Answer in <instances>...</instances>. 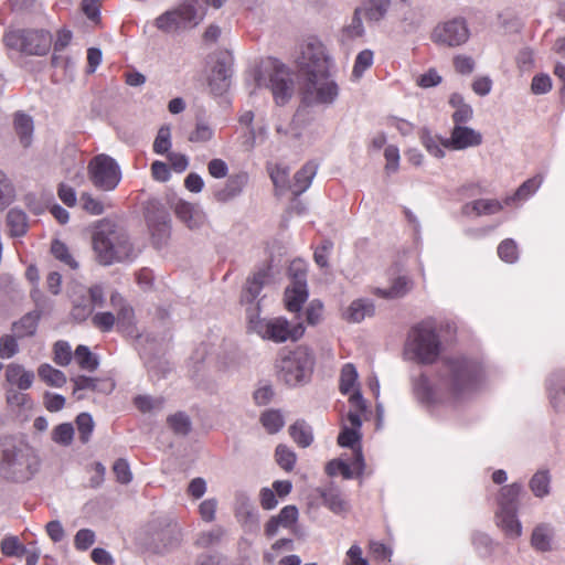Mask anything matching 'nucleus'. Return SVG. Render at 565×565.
<instances>
[{"instance_id": "f257e3e1", "label": "nucleus", "mask_w": 565, "mask_h": 565, "mask_svg": "<svg viewBox=\"0 0 565 565\" xmlns=\"http://www.w3.org/2000/svg\"><path fill=\"white\" fill-rule=\"evenodd\" d=\"M301 94L306 104H330L338 96V86L329 77V58L323 44L308 39L297 60Z\"/></svg>"}, {"instance_id": "f03ea898", "label": "nucleus", "mask_w": 565, "mask_h": 565, "mask_svg": "<svg viewBox=\"0 0 565 565\" xmlns=\"http://www.w3.org/2000/svg\"><path fill=\"white\" fill-rule=\"evenodd\" d=\"M404 355L417 364L443 365L445 360H449L459 366V352L456 347L444 343L436 329L426 322L418 323L409 330Z\"/></svg>"}, {"instance_id": "7ed1b4c3", "label": "nucleus", "mask_w": 565, "mask_h": 565, "mask_svg": "<svg viewBox=\"0 0 565 565\" xmlns=\"http://www.w3.org/2000/svg\"><path fill=\"white\" fill-rule=\"evenodd\" d=\"M412 387L419 402L456 409L459 404V366L445 360L436 367L434 385L425 373H420L412 379Z\"/></svg>"}, {"instance_id": "20e7f679", "label": "nucleus", "mask_w": 565, "mask_h": 565, "mask_svg": "<svg viewBox=\"0 0 565 565\" xmlns=\"http://www.w3.org/2000/svg\"><path fill=\"white\" fill-rule=\"evenodd\" d=\"M93 248L102 265H111L134 258V245L124 227L110 220H102L93 235Z\"/></svg>"}, {"instance_id": "39448f33", "label": "nucleus", "mask_w": 565, "mask_h": 565, "mask_svg": "<svg viewBox=\"0 0 565 565\" xmlns=\"http://www.w3.org/2000/svg\"><path fill=\"white\" fill-rule=\"evenodd\" d=\"M38 468L39 460L28 443L13 436L0 439V476L13 481H24Z\"/></svg>"}, {"instance_id": "423d86ee", "label": "nucleus", "mask_w": 565, "mask_h": 565, "mask_svg": "<svg viewBox=\"0 0 565 565\" xmlns=\"http://www.w3.org/2000/svg\"><path fill=\"white\" fill-rule=\"evenodd\" d=\"M277 377L288 386L303 385L311 379L315 355L307 347L299 345L292 351L282 352L275 363Z\"/></svg>"}, {"instance_id": "0eeeda50", "label": "nucleus", "mask_w": 565, "mask_h": 565, "mask_svg": "<svg viewBox=\"0 0 565 565\" xmlns=\"http://www.w3.org/2000/svg\"><path fill=\"white\" fill-rule=\"evenodd\" d=\"M258 310L257 306L247 310L248 328L264 340L280 343L288 340L297 341L303 335L305 327L302 322L291 324L282 317L269 320L262 319L258 316Z\"/></svg>"}, {"instance_id": "6e6552de", "label": "nucleus", "mask_w": 565, "mask_h": 565, "mask_svg": "<svg viewBox=\"0 0 565 565\" xmlns=\"http://www.w3.org/2000/svg\"><path fill=\"white\" fill-rule=\"evenodd\" d=\"M3 41L9 49L25 55L43 56L52 46L50 32L36 29H18L8 31Z\"/></svg>"}, {"instance_id": "1a4fd4ad", "label": "nucleus", "mask_w": 565, "mask_h": 565, "mask_svg": "<svg viewBox=\"0 0 565 565\" xmlns=\"http://www.w3.org/2000/svg\"><path fill=\"white\" fill-rule=\"evenodd\" d=\"M143 532L146 535L145 543L157 553L172 550L179 546L182 541L181 527L166 518L151 520Z\"/></svg>"}, {"instance_id": "9d476101", "label": "nucleus", "mask_w": 565, "mask_h": 565, "mask_svg": "<svg viewBox=\"0 0 565 565\" xmlns=\"http://www.w3.org/2000/svg\"><path fill=\"white\" fill-rule=\"evenodd\" d=\"M202 8L193 0H186L177 8L166 11L156 19V26L163 32H175L191 25H196L204 17Z\"/></svg>"}, {"instance_id": "9b49d317", "label": "nucleus", "mask_w": 565, "mask_h": 565, "mask_svg": "<svg viewBox=\"0 0 565 565\" xmlns=\"http://www.w3.org/2000/svg\"><path fill=\"white\" fill-rule=\"evenodd\" d=\"M88 175L92 183L99 190H114L121 179L116 161L107 154H98L88 163Z\"/></svg>"}, {"instance_id": "f8f14e48", "label": "nucleus", "mask_w": 565, "mask_h": 565, "mask_svg": "<svg viewBox=\"0 0 565 565\" xmlns=\"http://www.w3.org/2000/svg\"><path fill=\"white\" fill-rule=\"evenodd\" d=\"M255 81L257 87L265 86L270 89L277 105H285L292 95L294 82L284 65L275 66L267 77L259 74Z\"/></svg>"}, {"instance_id": "ddd939ff", "label": "nucleus", "mask_w": 565, "mask_h": 565, "mask_svg": "<svg viewBox=\"0 0 565 565\" xmlns=\"http://www.w3.org/2000/svg\"><path fill=\"white\" fill-rule=\"evenodd\" d=\"M454 128L450 138H445L438 135L433 136L427 129H423L420 132V139L424 147L429 153L437 158L444 157V150H457L459 149V109L454 111Z\"/></svg>"}, {"instance_id": "4468645a", "label": "nucleus", "mask_w": 565, "mask_h": 565, "mask_svg": "<svg viewBox=\"0 0 565 565\" xmlns=\"http://www.w3.org/2000/svg\"><path fill=\"white\" fill-rule=\"evenodd\" d=\"M487 383L486 373L479 362L461 358V399L465 395L480 392Z\"/></svg>"}, {"instance_id": "2eb2a0df", "label": "nucleus", "mask_w": 565, "mask_h": 565, "mask_svg": "<svg viewBox=\"0 0 565 565\" xmlns=\"http://www.w3.org/2000/svg\"><path fill=\"white\" fill-rule=\"evenodd\" d=\"M146 220L153 243L160 247L170 236V218L168 212L162 207L153 206V210H148Z\"/></svg>"}, {"instance_id": "dca6fc26", "label": "nucleus", "mask_w": 565, "mask_h": 565, "mask_svg": "<svg viewBox=\"0 0 565 565\" xmlns=\"http://www.w3.org/2000/svg\"><path fill=\"white\" fill-rule=\"evenodd\" d=\"M247 183L248 174L246 172L232 174L223 186L214 191V199L220 203H227L239 196Z\"/></svg>"}, {"instance_id": "f3484780", "label": "nucleus", "mask_w": 565, "mask_h": 565, "mask_svg": "<svg viewBox=\"0 0 565 565\" xmlns=\"http://www.w3.org/2000/svg\"><path fill=\"white\" fill-rule=\"evenodd\" d=\"M546 391L556 412H565V370H558L547 377Z\"/></svg>"}, {"instance_id": "a211bd4d", "label": "nucleus", "mask_w": 565, "mask_h": 565, "mask_svg": "<svg viewBox=\"0 0 565 565\" xmlns=\"http://www.w3.org/2000/svg\"><path fill=\"white\" fill-rule=\"evenodd\" d=\"M232 68L225 60H217L212 68L209 85L214 95H223L231 85Z\"/></svg>"}, {"instance_id": "6ab92c4d", "label": "nucleus", "mask_w": 565, "mask_h": 565, "mask_svg": "<svg viewBox=\"0 0 565 565\" xmlns=\"http://www.w3.org/2000/svg\"><path fill=\"white\" fill-rule=\"evenodd\" d=\"M298 278L297 282H291L285 290V303L290 312L300 311L302 305L308 299L307 281L302 280V275Z\"/></svg>"}, {"instance_id": "aec40b11", "label": "nucleus", "mask_w": 565, "mask_h": 565, "mask_svg": "<svg viewBox=\"0 0 565 565\" xmlns=\"http://www.w3.org/2000/svg\"><path fill=\"white\" fill-rule=\"evenodd\" d=\"M495 523L505 537L516 540L522 535V524L518 511H495Z\"/></svg>"}, {"instance_id": "412c9836", "label": "nucleus", "mask_w": 565, "mask_h": 565, "mask_svg": "<svg viewBox=\"0 0 565 565\" xmlns=\"http://www.w3.org/2000/svg\"><path fill=\"white\" fill-rule=\"evenodd\" d=\"M174 213L190 230L199 228L204 222L202 211L198 206L182 200L174 204Z\"/></svg>"}, {"instance_id": "4be33fe9", "label": "nucleus", "mask_w": 565, "mask_h": 565, "mask_svg": "<svg viewBox=\"0 0 565 565\" xmlns=\"http://www.w3.org/2000/svg\"><path fill=\"white\" fill-rule=\"evenodd\" d=\"M298 520V509L295 505H286L278 515L271 516L265 525V534L268 537L274 536L279 526L290 527Z\"/></svg>"}, {"instance_id": "5701e85b", "label": "nucleus", "mask_w": 565, "mask_h": 565, "mask_svg": "<svg viewBox=\"0 0 565 565\" xmlns=\"http://www.w3.org/2000/svg\"><path fill=\"white\" fill-rule=\"evenodd\" d=\"M523 490L521 482H513L508 486H503L498 494L497 511H518L519 509V497Z\"/></svg>"}, {"instance_id": "b1692460", "label": "nucleus", "mask_w": 565, "mask_h": 565, "mask_svg": "<svg viewBox=\"0 0 565 565\" xmlns=\"http://www.w3.org/2000/svg\"><path fill=\"white\" fill-rule=\"evenodd\" d=\"M267 278V273L265 270H259L255 273L252 277H249L242 291L241 301L246 305H250V308H255L254 302L259 296ZM258 307V303H257Z\"/></svg>"}, {"instance_id": "393cba45", "label": "nucleus", "mask_w": 565, "mask_h": 565, "mask_svg": "<svg viewBox=\"0 0 565 565\" xmlns=\"http://www.w3.org/2000/svg\"><path fill=\"white\" fill-rule=\"evenodd\" d=\"M6 380L9 384L17 386L21 391L29 390L34 381L33 371L25 370L22 365L11 363L6 369Z\"/></svg>"}, {"instance_id": "a878e982", "label": "nucleus", "mask_w": 565, "mask_h": 565, "mask_svg": "<svg viewBox=\"0 0 565 565\" xmlns=\"http://www.w3.org/2000/svg\"><path fill=\"white\" fill-rule=\"evenodd\" d=\"M459 23L456 19L444 24L437 25L434 30L433 38L435 42L446 46L459 45Z\"/></svg>"}, {"instance_id": "bb28decb", "label": "nucleus", "mask_w": 565, "mask_h": 565, "mask_svg": "<svg viewBox=\"0 0 565 565\" xmlns=\"http://www.w3.org/2000/svg\"><path fill=\"white\" fill-rule=\"evenodd\" d=\"M317 164L310 161L303 164V167L296 172L294 181L289 185L294 195H300L310 186L311 181L317 173Z\"/></svg>"}, {"instance_id": "cd10ccee", "label": "nucleus", "mask_w": 565, "mask_h": 565, "mask_svg": "<svg viewBox=\"0 0 565 565\" xmlns=\"http://www.w3.org/2000/svg\"><path fill=\"white\" fill-rule=\"evenodd\" d=\"M413 280L407 276L396 277L388 288H377L375 294L386 299H397L406 296L413 288Z\"/></svg>"}, {"instance_id": "c85d7f7f", "label": "nucleus", "mask_w": 565, "mask_h": 565, "mask_svg": "<svg viewBox=\"0 0 565 565\" xmlns=\"http://www.w3.org/2000/svg\"><path fill=\"white\" fill-rule=\"evenodd\" d=\"M375 308L372 301L366 299H356L351 302L344 313V319L352 323H359L366 317L374 315Z\"/></svg>"}, {"instance_id": "c756f323", "label": "nucleus", "mask_w": 565, "mask_h": 565, "mask_svg": "<svg viewBox=\"0 0 565 565\" xmlns=\"http://www.w3.org/2000/svg\"><path fill=\"white\" fill-rule=\"evenodd\" d=\"M543 180L544 178L542 174H536L535 177L527 179L516 189L514 194L509 195L504 199V204L511 205L515 201L527 200L540 189V186L543 183Z\"/></svg>"}, {"instance_id": "7c9ffc66", "label": "nucleus", "mask_w": 565, "mask_h": 565, "mask_svg": "<svg viewBox=\"0 0 565 565\" xmlns=\"http://www.w3.org/2000/svg\"><path fill=\"white\" fill-rule=\"evenodd\" d=\"M322 502L333 513H344L349 509L348 502L344 500L342 492L334 487H327L321 490Z\"/></svg>"}, {"instance_id": "2f4dec72", "label": "nucleus", "mask_w": 565, "mask_h": 565, "mask_svg": "<svg viewBox=\"0 0 565 565\" xmlns=\"http://www.w3.org/2000/svg\"><path fill=\"white\" fill-rule=\"evenodd\" d=\"M40 313L36 311L24 315L18 322L13 323V332L18 338L31 337L35 333Z\"/></svg>"}, {"instance_id": "473e14b6", "label": "nucleus", "mask_w": 565, "mask_h": 565, "mask_svg": "<svg viewBox=\"0 0 565 565\" xmlns=\"http://www.w3.org/2000/svg\"><path fill=\"white\" fill-rule=\"evenodd\" d=\"M7 225L11 236H23L28 230V216L18 209H11L7 214Z\"/></svg>"}, {"instance_id": "72a5a7b5", "label": "nucleus", "mask_w": 565, "mask_h": 565, "mask_svg": "<svg viewBox=\"0 0 565 565\" xmlns=\"http://www.w3.org/2000/svg\"><path fill=\"white\" fill-rule=\"evenodd\" d=\"M14 129L19 136L20 142L24 148H28L32 141L33 120L30 116L24 114H17L14 118Z\"/></svg>"}, {"instance_id": "f704fd0d", "label": "nucleus", "mask_w": 565, "mask_h": 565, "mask_svg": "<svg viewBox=\"0 0 565 565\" xmlns=\"http://www.w3.org/2000/svg\"><path fill=\"white\" fill-rule=\"evenodd\" d=\"M529 487L536 498L548 495L551 489V476L547 470L536 471L529 482Z\"/></svg>"}, {"instance_id": "c9c22d12", "label": "nucleus", "mask_w": 565, "mask_h": 565, "mask_svg": "<svg viewBox=\"0 0 565 565\" xmlns=\"http://www.w3.org/2000/svg\"><path fill=\"white\" fill-rule=\"evenodd\" d=\"M291 438L300 446L308 447L313 440L312 431L305 420H297L289 427Z\"/></svg>"}, {"instance_id": "e433bc0d", "label": "nucleus", "mask_w": 565, "mask_h": 565, "mask_svg": "<svg viewBox=\"0 0 565 565\" xmlns=\"http://www.w3.org/2000/svg\"><path fill=\"white\" fill-rule=\"evenodd\" d=\"M38 374L50 386L62 387L66 383L65 374L50 364L40 365Z\"/></svg>"}, {"instance_id": "4c0bfd02", "label": "nucleus", "mask_w": 565, "mask_h": 565, "mask_svg": "<svg viewBox=\"0 0 565 565\" xmlns=\"http://www.w3.org/2000/svg\"><path fill=\"white\" fill-rule=\"evenodd\" d=\"M225 531L221 526H216L210 531H204L198 534L194 545L199 548H209L221 543Z\"/></svg>"}, {"instance_id": "58836bf2", "label": "nucleus", "mask_w": 565, "mask_h": 565, "mask_svg": "<svg viewBox=\"0 0 565 565\" xmlns=\"http://www.w3.org/2000/svg\"><path fill=\"white\" fill-rule=\"evenodd\" d=\"M532 546L541 552H546L551 548V530L547 525H537L532 533Z\"/></svg>"}, {"instance_id": "ea45409f", "label": "nucleus", "mask_w": 565, "mask_h": 565, "mask_svg": "<svg viewBox=\"0 0 565 565\" xmlns=\"http://www.w3.org/2000/svg\"><path fill=\"white\" fill-rule=\"evenodd\" d=\"M504 205V201L479 199L471 203V209L477 215H492L502 211Z\"/></svg>"}, {"instance_id": "a19ab883", "label": "nucleus", "mask_w": 565, "mask_h": 565, "mask_svg": "<svg viewBox=\"0 0 565 565\" xmlns=\"http://www.w3.org/2000/svg\"><path fill=\"white\" fill-rule=\"evenodd\" d=\"M167 423L174 434L181 436H186L192 427L189 416L182 412L170 415Z\"/></svg>"}, {"instance_id": "79ce46f5", "label": "nucleus", "mask_w": 565, "mask_h": 565, "mask_svg": "<svg viewBox=\"0 0 565 565\" xmlns=\"http://www.w3.org/2000/svg\"><path fill=\"white\" fill-rule=\"evenodd\" d=\"M350 403L353 405L355 411L349 412L347 419L351 425L350 428L359 430L362 425L360 412H363L365 409V403L362 395L359 392H355L351 395Z\"/></svg>"}, {"instance_id": "37998d69", "label": "nucleus", "mask_w": 565, "mask_h": 565, "mask_svg": "<svg viewBox=\"0 0 565 565\" xmlns=\"http://www.w3.org/2000/svg\"><path fill=\"white\" fill-rule=\"evenodd\" d=\"M391 0H369L365 17L371 21H380L386 14Z\"/></svg>"}, {"instance_id": "c03bdc74", "label": "nucleus", "mask_w": 565, "mask_h": 565, "mask_svg": "<svg viewBox=\"0 0 565 565\" xmlns=\"http://www.w3.org/2000/svg\"><path fill=\"white\" fill-rule=\"evenodd\" d=\"M76 425L79 440L83 444L88 443L95 427L93 417L88 413H81L76 417Z\"/></svg>"}, {"instance_id": "a18cd8bd", "label": "nucleus", "mask_w": 565, "mask_h": 565, "mask_svg": "<svg viewBox=\"0 0 565 565\" xmlns=\"http://www.w3.org/2000/svg\"><path fill=\"white\" fill-rule=\"evenodd\" d=\"M75 360L83 370L94 371L98 366L97 359L92 354L85 345H78L75 350Z\"/></svg>"}, {"instance_id": "49530a36", "label": "nucleus", "mask_w": 565, "mask_h": 565, "mask_svg": "<svg viewBox=\"0 0 565 565\" xmlns=\"http://www.w3.org/2000/svg\"><path fill=\"white\" fill-rule=\"evenodd\" d=\"M51 252L56 259L64 263L70 268H72V269L77 268L78 264L73 258L67 246L63 242H61L58 239L53 241V243L51 245Z\"/></svg>"}, {"instance_id": "de8ad7c7", "label": "nucleus", "mask_w": 565, "mask_h": 565, "mask_svg": "<svg viewBox=\"0 0 565 565\" xmlns=\"http://www.w3.org/2000/svg\"><path fill=\"white\" fill-rule=\"evenodd\" d=\"M74 438V427L70 423L57 425L52 430V440L62 446H70Z\"/></svg>"}, {"instance_id": "09e8293b", "label": "nucleus", "mask_w": 565, "mask_h": 565, "mask_svg": "<svg viewBox=\"0 0 565 565\" xmlns=\"http://www.w3.org/2000/svg\"><path fill=\"white\" fill-rule=\"evenodd\" d=\"M358 380V372L353 364H344L340 374V391L348 394L353 388Z\"/></svg>"}, {"instance_id": "8fccbe9b", "label": "nucleus", "mask_w": 565, "mask_h": 565, "mask_svg": "<svg viewBox=\"0 0 565 565\" xmlns=\"http://www.w3.org/2000/svg\"><path fill=\"white\" fill-rule=\"evenodd\" d=\"M498 255L505 263H515L519 258L516 243L512 238L502 241L498 246Z\"/></svg>"}, {"instance_id": "3c124183", "label": "nucleus", "mask_w": 565, "mask_h": 565, "mask_svg": "<svg viewBox=\"0 0 565 565\" xmlns=\"http://www.w3.org/2000/svg\"><path fill=\"white\" fill-rule=\"evenodd\" d=\"M260 422L269 434H275L284 426L282 415L278 411H267L262 417Z\"/></svg>"}, {"instance_id": "603ef678", "label": "nucleus", "mask_w": 565, "mask_h": 565, "mask_svg": "<svg viewBox=\"0 0 565 565\" xmlns=\"http://www.w3.org/2000/svg\"><path fill=\"white\" fill-rule=\"evenodd\" d=\"M171 148V131L168 126H162L153 141V151L158 154L169 153Z\"/></svg>"}, {"instance_id": "864d4df0", "label": "nucleus", "mask_w": 565, "mask_h": 565, "mask_svg": "<svg viewBox=\"0 0 565 565\" xmlns=\"http://www.w3.org/2000/svg\"><path fill=\"white\" fill-rule=\"evenodd\" d=\"M476 551L482 556L488 557L494 550L491 537L484 533H475L471 537Z\"/></svg>"}, {"instance_id": "5fc2aeb1", "label": "nucleus", "mask_w": 565, "mask_h": 565, "mask_svg": "<svg viewBox=\"0 0 565 565\" xmlns=\"http://www.w3.org/2000/svg\"><path fill=\"white\" fill-rule=\"evenodd\" d=\"M277 463L286 471L294 469L296 462V454L285 445H278L276 448Z\"/></svg>"}, {"instance_id": "6e6d98bb", "label": "nucleus", "mask_w": 565, "mask_h": 565, "mask_svg": "<svg viewBox=\"0 0 565 565\" xmlns=\"http://www.w3.org/2000/svg\"><path fill=\"white\" fill-rule=\"evenodd\" d=\"M482 141L483 136L480 131L468 126H461V150L478 147Z\"/></svg>"}, {"instance_id": "4d7b16f0", "label": "nucleus", "mask_w": 565, "mask_h": 565, "mask_svg": "<svg viewBox=\"0 0 565 565\" xmlns=\"http://www.w3.org/2000/svg\"><path fill=\"white\" fill-rule=\"evenodd\" d=\"M14 198V188L7 175L0 170V211L7 207Z\"/></svg>"}, {"instance_id": "13d9d810", "label": "nucleus", "mask_w": 565, "mask_h": 565, "mask_svg": "<svg viewBox=\"0 0 565 565\" xmlns=\"http://www.w3.org/2000/svg\"><path fill=\"white\" fill-rule=\"evenodd\" d=\"M1 552L6 556H22L26 553L23 545L20 544L17 536H7L1 541Z\"/></svg>"}, {"instance_id": "bf43d9fd", "label": "nucleus", "mask_w": 565, "mask_h": 565, "mask_svg": "<svg viewBox=\"0 0 565 565\" xmlns=\"http://www.w3.org/2000/svg\"><path fill=\"white\" fill-rule=\"evenodd\" d=\"M372 63L373 52L371 50L361 51L355 58V63L352 71L353 76L360 78L364 71L371 67Z\"/></svg>"}, {"instance_id": "052dcab7", "label": "nucleus", "mask_w": 565, "mask_h": 565, "mask_svg": "<svg viewBox=\"0 0 565 565\" xmlns=\"http://www.w3.org/2000/svg\"><path fill=\"white\" fill-rule=\"evenodd\" d=\"M360 434L359 430L352 429L348 426H343L341 433L338 436V444L342 447H349L354 449L360 446Z\"/></svg>"}, {"instance_id": "680f3d73", "label": "nucleus", "mask_w": 565, "mask_h": 565, "mask_svg": "<svg viewBox=\"0 0 565 565\" xmlns=\"http://www.w3.org/2000/svg\"><path fill=\"white\" fill-rule=\"evenodd\" d=\"M134 404L140 412L148 413L153 409H161L163 406V399L153 398L147 395H139L135 397Z\"/></svg>"}, {"instance_id": "e2e57ef3", "label": "nucleus", "mask_w": 565, "mask_h": 565, "mask_svg": "<svg viewBox=\"0 0 565 565\" xmlns=\"http://www.w3.org/2000/svg\"><path fill=\"white\" fill-rule=\"evenodd\" d=\"M326 472L329 476H337L340 473L344 479H351L353 477L351 466L340 459L329 461L326 466Z\"/></svg>"}, {"instance_id": "0e129e2a", "label": "nucleus", "mask_w": 565, "mask_h": 565, "mask_svg": "<svg viewBox=\"0 0 565 565\" xmlns=\"http://www.w3.org/2000/svg\"><path fill=\"white\" fill-rule=\"evenodd\" d=\"M72 360L71 347L65 341H57L54 344V362L61 366L67 365Z\"/></svg>"}, {"instance_id": "69168bd1", "label": "nucleus", "mask_w": 565, "mask_h": 565, "mask_svg": "<svg viewBox=\"0 0 565 565\" xmlns=\"http://www.w3.org/2000/svg\"><path fill=\"white\" fill-rule=\"evenodd\" d=\"M113 471L116 476L118 482L122 484H127L132 479V473L130 471L129 463L126 459H117L113 466Z\"/></svg>"}, {"instance_id": "338daca9", "label": "nucleus", "mask_w": 565, "mask_h": 565, "mask_svg": "<svg viewBox=\"0 0 565 565\" xmlns=\"http://www.w3.org/2000/svg\"><path fill=\"white\" fill-rule=\"evenodd\" d=\"M360 13H361V10L356 9L353 18L351 20V23L343 28V34L348 39L359 38L364 32V28H363V23H362Z\"/></svg>"}, {"instance_id": "774afa93", "label": "nucleus", "mask_w": 565, "mask_h": 565, "mask_svg": "<svg viewBox=\"0 0 565 565\" xmlns=\"http://www.w3.org/2000/svg\"><path fill=\"white\" fill-rule=\"evenodd\" d=\"M94 327L103 332H108L113 329L116 318L111 312H98L92 318Z\"/></svg>"}]
</instances>
